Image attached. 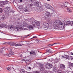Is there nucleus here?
Returning <instances> with one entry per match:
<instances>
[{
	"label": "nucleus",
	"instance_id": "f257e3e1",
	"mask_svg": "<svg viewBox=\"0 0 73 73\" xmlns=\"http://www.w3.org/2000/svg\"><path fill=\"white\" fill-rule=\"evenodd\" d=\"M53 26L56 29L62 28L64 27L65 24L58 20H56L54 23Z\"/></svg>",
	"mask_w": 73,
	"mask_h": 73
},
{
	"label": "nucleus",
	"instance_id": "f03ea898",
	"mask_svg": "<svg viewBox=\"0 0 73 73\" xmlns=\"http://www.w3.org/2000/svg\"><path fill=\"white\" fill-rule=\"evenodd\" d=\"M20 26H21V23L19 22L17 23V25L15 26V29H17V31H19L20 29H23V28L20 27Z\"/></svg>",
	"mask_w": 73,
	"mask_h": 73
},
{
	"label": "nucleus",
	"instance_id": "7ed1b4c3",
	"mask_svg": "<svg viewBox=\"0 0 73 73\" xmlns=\"http://www.w3.org/2000/svg\"><path fill=\"white\" fill-rule=\"evenodd\" d=\"M42 27L45 30H47L49 27V24L48 23H44Z\"/></svg>",
	"mask_w": 73,
	"mask_h": 73
},
{
	"label": "nucleus",
	"instance_id": "20e7f679",
	"mask_svg": "<svg viewBox=\"0 0 73 73\" xmlns=\"http://www.w3.org/2000/svg\"><path fill=\"white\" fill-rule=\"evenodd\" d=\"M72 23L69 21H68L66 22L65 25L66 26H69V25H71V26H73V21H72Z\"/></svg>",
	"mask_w": 73,
	"mask_h": 73
},
{
	"label": "nucleus",
	"instance_id": "39448f33",
	"mask_svg": "<svg viewBox=\"0 0 73 73\" xmlns=\"http://www.w3.org/2000/svg\"><path fill=\"white\" fill-rule=\"evenodd\" d=\"M46 15L44 16L45 17H51V15L50 14L49 12L48 11H46Z\"/></svg>",
	"mask_w": 73,
	"mask_h": 73
},
{
	"label": "nucleus",
	"instance_id": "423d86ee",
	"mask_svg": "<svg viewBox=\"0 0 73 73\" xmlns=\"http://www.w3.org/2000/svg\"><path fill=\"white\" fill-rule=\"evenodd\" d=\"M7 1H1L0 2V4H1L2 5H5L6 4H7Z\"/></svg>",
	"mask_w": 73,
	"mask_h": 73
},
{
	"label": "nucleus",
	"instance_id": "0eeeda50",
	"mask_svg": "<svg viewBox=\"0 0 73 73\" xmlns=\"http://www.w3.org/2000/svg\"><path fill=\"white\" fill-rule=\"evenodd\" d=\"M8 28L12 30V29H15V26L13 25H10L8 27Z\"/></svg>",
	"mask_w": 73,
	"mask_h": 73
},
{
	"label": "nucleus",
	"instance_id": "6e6552de",
	"mask_svg": "<svg viewBox=\"0 0 73 73\" xmlns=\"http://www.w3.org/2000/svg\"><path fill=\"white\" fill-rule=\"evenodd\" d=\"M46 67L47 68H48V69L51 68L52 67V65L51 64H47L46 65Z\"/></svg>",
	"mask_w": 73,
	"mask_h": 73
},
{
	"label": "nucleus",
	"instance_id": "1a4fd4ad",
	"mask_svg": "<svg viewBox=\"0 0 73 73\" xmlns=\"http://www.w3.org/2000/svg\"><path fill=\"white\" fill-rule=\"evenodd\" d=\"M39 4L41 5L40 3H39L38 2H36L34 3V5L35 6V7H40Z\"/></svg>",
	"mask_w": 73,
	"mask_h": 73
},
{
	"label": "nucleus",
	"instance_id": "9d476101",
	"mask_svg": "<svg viewBox=\"0 0 73 73\" xmlns=\"http://www.w3.org/2000/svg\"><path fill=\"white\" fill-rule=\"evenodd\" d=\"M66 56V58L67 59H69V60H73V57H72V56H69L67 55Z\"/></svg>",
	"mask_w": 73,
	"mask_h": 73
},
{
	"label": "nucleus",
	"instance_id": "9b49d317",
	"mask_svg": "<svg viewBox=\"0 0 73 73\" xmlns=\"http://www.w3.org/2000/svg\"><path fill=\"white\" fill-rule=\"evenodd\" d=\"M4 11L5 12H9V8L8 7H6L4 9Z\"/></svg>",
	"mask_w": 73,
	"mask_h": 73
},
{
	"label": "nucleus",
	"instance_id": "f8f14e48",
	"mask_svg": "<svg viewBox=\"0 0 73 73\" xmlns=\"http://www.w3.org/2000/svg\"><path fill=\"white\" fill-rule=\"evenodd\" d=\"M60 67L61 69H65V66L64 64H60Z\"/></svg>",
	"mask_w": 73,
	"mask_h": 73
},
{
	"label": "nucleus",
	"instance_id": "ddd939ff",
	"mask_svg": "<svg viewBox=\"0 0 73 73\" xmlns=\"http://www.w3.org/2000/svg\"><path fill=\"white\" fill-rule=\"evenodd\" d=\"M28 28L30 30H31V29H33V26L32 25H30L28 27Z\"/></svg>",
	"mask_w": 73,
	"mask_h": 73
},
{
	"label": "nucleus",
	"instance_id": "4468645a",
	"mask_svg": "<svg viewBox=\"0 0 73 73\" xmlns=\"http://www.w3.org/2000/svg\"><path fill=\"white\" fill-rule=\"evenodd\" d=\"M36 22H35V21H33L32 22V24L33 25V26H34V27H36Z\"/></svg>",
	"mask_w": 73,
	"mask_h": 73
},
{
	"label": "nucleus",
	"instance_id": "2eb2a0df",
	"mask_svg": "<svg viewBox=\"0 0 73 73\" xmlns=\"http://www.w3.org/2000/svg\"><path fill=\"white\" fill-rule=\"evenodd\" d=\"M13 55V54H12L11 53H10V52L9 54H5V56H8L9 57H11V56Z\"/></svg>",
	"mask_w": 73,
	"mask_h": 73
},
{
	"label": "nucleus",
	"instance_id": "dca6fc26",
	"mask_svg": "<svg viewBox=\"0 0 73 73\" xmlns=\"http://www.w3.org/2000/svg\"><path fill=\"white\" fill-rule=\"evenodd\" d=\"M10 45L11 46H15L16 43L13 42H11L10 43Z\"/></svg>",
	"mask_w": 73,
	"mask_h": 73
},
{
	"label": "nucleus",
	"instance_id": "f3484780",
	"mask_svg": "<svg viewBox=\"0 0 73 73\" xmlns=\"http://www.w3.org/2000/svg\"><path fill=\"white\" fill-rule=\"evenodd\" d=\"M23 25L25 27H28V24H27V23L26 22H25L24 23H23Z\"/></svg>",
	"mask_w": 73,
	"mask_h": 73
},
{
	"label": "nucleus",
	"instance_id": "a211bd4d",
	"mask_svg": "<svg viewBox=\"0 0 73 73\" xmlns=\"http://www.w3.org/2000/svg\"><path fill=\"white\" fill-rule=\"evenodd\" d=\"M35 25L36 26V25H37V26H40V22L38 21L36 22Z\"/></svg>",
	"mask_w": 73,
	"mask_h": 73
},
{
	"label": "nucleus",
	"instance_id": "6ab92c4d",
	"mask_svg": "<svg viewBox=\"0 0 73 73\" xmlns=\"http://www.w3.org/2000/svg\"><path fill=\"white\" fill-rule=\"evenodd\" d=\"M46 51L47 52H48V53H52V50H51L50 49L46 50Z\"/></svg>",
	"mask_w": 73,
	"mask_h": 73
},
{
	"label": "nucleus",
	"instance_id": "aec40b11",
	"mask_svg": "<svg viewBox=\"0 0 73 73\" xmlns=\"http://www.w3.org/2000/svg\"><path fill=\"white\" fill-rule=\"evenodd\" d=\"M52 6H51L50 5H48L47 6V8H48V9H52Z\"/></svg>",
	"mask_w": 73,
	"mask_h": 73
},
{
	"label": "nucleus",
	"instance_id": "412c9836",
	"mask_svg": "<svg viewBox=\"0 0 73 73\" xmlns=\"http://www.w3.org/2000/svg\"><path fill=\"white\" fill-rule=\"evenodd\" d=\"M10 53H11L12 54H14V52H13L11 49H10Z\"/></svg>",
	"mask_w": 73,
	"mask_h": 73
},
{
	"label": "nucleus",
	"instance_id": "4be33fe9",
	"mask_svg": "<svg viewBox=\"0 0 73 73\" xmlns=\"http://www.w3.org/2000/svg\"><path fill=\"white\" fill-rule=\"evenodd\" d=\"M67 10L68 11V12H69L70 13H71V12H72V10L70 9H67Z\"/></svg>",
	"mask_w": 73,
	"mask_h": 73
},
{
	"label": "nucleus",
	"instance_id": "5701e85b",
	"mask_svg": "<svg viewBox=\"0 0 73 73\" xmlns=\"http://www.w3.org/2000/svg\"><path fill=\"white\" fill-rule=\"evenodd\" d=\"M44 69V67H40V70L41 71H43Z\"/></svg>",
	"mask_w": 73,
	"mask_h": 73
},
{
	"label": "nucleus",
	"instance_id": "b1692460",
	"mask_svg": "<svg viewBox=\"0 0 73 73\" xmlns=\"http://www.w3.org/2000/svg\"><path fill=\"white\" fill-rule=\"evenodd\" d=\"M56 73H62V71L61 70H57L56 71Z\"/></svg>",
	"mask_w": 73,
	"mask_h": 73
},
{
	"label": "nucleus",
	"instance_id": "393cba45",
	"mask_svg": "<svg viewBox=\"0 0 73 73\" xmlns=\"http://www.w3.org/2000/svg\"><path fill=\"white\" fill-rule=\"evenodd\" d=\"M22 45L21 44H16L15 43V46H21Z\"/></svg>",
	"mask_w": 73,
	"mask_h": 73
},
{
	"label": "nucleus",
	"instance_id": "a878e982",
	"mask_svg": "<svg viewBox=\"0 0 73 73\" xmlns=\"http://www.w3.org/2000/svg\"><path fill=\"white\" fill-rule=\"evenodd\" d=\"M64 5L66 7H67V5H68V2H65V3H64Z\"/></svg>",
	"mask_w": 73,
	"mask_h": 73
},
{
	"label": "nucleus",
	"instance_id": "bb28decb",
	"mask_svg": "<svg viewBox=\"0 0 73 73\" xmlns=\"http://www.w3.org/2000/svg\"><path fill=\"white\" fill-rule=\"evenodd\" d=\"M30 54H35V52L34 51H32L30 52Z\"/></svg>",
	"mask_w": 73,
	"mask_h": 73
},
{
	"label": "nucleus",
	"instance_id": "cd10ccee",
	"mask_svg": "<svg viewBox=\"0 0 73 73\" xmlns=\"http://www.w3.org/2000/svg\"><path fill=\"white\" fill-rule=\"evenodd\" d=\"M1 19H2V20H4L5 19V16H3V17H2L1 18Z\"/></svg>",
	"mask_w": 73,
	"mask_h": 73
},
{
	"label": "nucleus",
	"instance_id": "c85d7f7f",
	"mask_svg": "<svg viewBox=\"0 0 73 73\" xmlns=\"http://www.w3.org/2000/svg\"><path fill=\"white\" fill-rule=\"evenodd\" d=\"M53 70L56 72L58 70L56 68H53Z\"/></svg>",
	"mask_w": 73,
	"mask_h": 73
},
{
	"label": "nucleus",
	"instance_id": "c756f323",
	"mask_svg": "<svg viewBox=\"0 0 73 73\" xmlns=\"http://www.w3.org/2000/svg\"><path fill=\"white\" fill-rule=\"evenodd\" d=\"M64 56H65V57H64V56H62V58H66V59H67V58H66V55H64Z\"/></svg>",
	"mask_w": 73,
	"mask_h": 73
},
{
	"label": "nucleus",
	"instance_id": "7c9ffc66",
	"mask_svg": "<svg viewBox=\"0 0 73 73\" xmlns=\"http://www.w3.org/2000/svg\"><path fill=\"white\" fill-rule=\"evenodd\" d=\"M3 24H0V27H1V28H3Z\"/></svg>",
	"mask_w": 73,
	"mask_h": 73
},
{
	"label": "nucleus",
	"instance_id": "2f4dec72",
	"mask_svg": "<svg viewBox=\"0 0 73 73\" xmlns=\"http://www.w3.org/2000/svg\"><path fill=\"white\" fill-rule=\"evenodd\" d=\"M0 12L1 13L3 12V9H2V8H0Z\"/></svg>",
	"mask_w": 73,
	"mask_h": 73
},
{
	"label": "nucleus",
	"instance_id": "473e14b6",
	"mask_svg": "<svg viewBox=\"0 0 73 73\" xmlns=\"http://www.w3.org/2000/svg\"><path fill=\"white\" fill-rule=\"evenodd\" d=\"M7 25L5 24H4L3 25V27H5V28H7Z\"/></svg>",
	"mask_w": 73,
	"mask_h": 73
},
{
	"label": "nucleus",
	"instance_id": "72a5a7b5",
	"mask_svg": "<svg viewBox=\"0 0 73 73\" xmlns=\"http://www.w3.org/2000/svg\"><path fill=\"white\" fill-rule=\"evenodd\" d=\"M2 49H3V50H6V49H7L6 48H5L3 47L1 48Z\"/></svg>",
	"mask_w": 73,
	"mask_h": 73
},
{
	"label": "nucleus",
	"instance_id": "f704fd0d",
	"mask_svg": "<svg viewBox=\"0 0 73 73\" xmlns=\"http://www.w3.org/2000/svg\"><path fill=\"white\" fill-rule=\"evenodd\" d=\"M48 46L49 47H51V46H53V45H52V44H50L48 45Z\"/></svg>",
	"mask_w": 73,
	"mask_h": 73
},
{
	"label": "nucleus",
	"instance_id": "c9c22d12",
	"mask_svg": "<svg viewBox=\"0 0 73 73\" xmlns=\"http://www.w3.org/2000/svg\"><path fill=\"white\" fill-rule=\"evenodd\" d=\"M61 44V43H60V42H57L56 43H54L53 44H52V45H53L55 44Z\"/></svg>",
	"mask_w": 73,
	"mask_h": 73
},
{
	"label": "nucleus",
	"instance_id": "e433bc0d",
	"mask_svg": "<svg viewBox=\"0 0 73 73\" xmlns=\"http://www.w3.org/2000/svg\"><path fill=\"white\" fill-rule=\"evenodd\" d=\"M29 6H30V7H32L33 6V4H29Z\"/></svg>",
	"mask_w": 73,
	"mask_h": 73
},
{
	"label": "nucleus",
	"instance_id": "4c0bfd02",
	"mask_svg": "<svg viewBox=\"0 0 73 73\" xmlns=\"http://www.w3.org/2000/svg\"><path fill=\"white\" fill-rule=\"evenodd\" d=\"M49 4H46L45 5V7H46V8H47L48 6V5Z\"/></svg>",
	"mask_w": 73,
	"mask_h": 73
},
{
	"label": "nucleus",
	"instance_id": "58836bf2",
	"mask_svg": "<svg viewBox=\"0 0 73 73\" xmlns=\"http://www.w3.org/2000/svg\"><path fill=\"white\" fill-rule=\"evenodd\" d=\"M24 11H25V12H27V11H28V10L26 9H24Z\"/></svg>",
	"mask_w": 73,
	"mask_h": 73
},
{
	"label": "nucleus",
	"instance_id": "ea45409f",
	"mask_svg": "<svg viewBox=\"0 0 73 73\" xmlns=\"http://www.w3.org/2000/svg\"><path fill=\"white\" fill-rule=\"evenodd\" d=\"M3 52V51L1 50H0V53H2Z\"/></svg>",
	"mask_w": 73,
	"mask_h": 73
},
{
	"label": "nucleus",
	"instance_id": "a19ab883",
	"mask_svg": "<svg viewBox=\"0 0 73 73\" xmlns=\"http://www.w3.org/2000/svg\"><path fill=\"white\" fill-rule=\"evenodd\" d=\"M7 69L8 70H11V69L10 68L8 67L7 68Z\"/></svg>",
	"mask_w": 73,
	"mask_h": 73
},
{
	"label": "nucleus",
	"instance_id": "79ce46f5",
	"mask_svg": "<svg viewBox=\"0 0 73 73\" xmlns=\"http://www.w3.org/2000/svg\"><path fill=\"white\" fill-rule=\"evenodd\" d=\"M39 72H40V71H35L36 73H39Z\"/></svg>",
	"mask_w": 73,
	"mask_h": 73
},
{
	"label": "nucleus",
	"instance_id": "37998d69",
	"mask_svg": "<svg viewBox=\"0 0 73 73\" xmlns=\"http://www.w3.org/2000/svg\"><path fill=\"white\" fill-rule=\"evenodd\" d=\"M27 68L29 69H30V70H31V67H28Z\"/></svg>",
	"mask_w": 73,
	"mask_h": 73
},
{
	"label": "nucleus",
	"instance_id": "c03bdc74",
	"mask_svg": "<svg viewBox=\"0 0 73 73\" xmlns=\"http://www.w3.org/2000/svg\"><path fill=\"white\" fill-rule=\"evenodd\" d=\"M61 7H62V8H64V6L63 5H61Z\"/></svg>",
	"mask_w": 73,
	"mask_h": 73
},
{
	"label": "nucleus",
	"instance_id": "a18cd8bd",
	"mask_svg": "<svg viewBox=\"0 0 73 73\" xmlns=\"http://www.w3.org/2000/svg\"><path fill=\"white\" fill-rule=\"evenodd\" d=\"M53 13H52V16H53V15H54V11H53Z\"/></svg>",
	"mask_w": 73,
	"mask_h": 73
},
{
	"label": "nucleus",
	"instance_id": "49530a36",
	"mask_svg": "<svg viewBox=\"0 0 73 73\" xmlns=\"http://www.w3.org/2000/svg\"><path fill=\"white\" fill-rule=\"evenodd\" d=\"M7 44V42H5V43H3V44H4V45H6V44Z\"/></svg>",
	"mask_w": 73,
	"mask_h": 73
},
{
	"label": "nucleus",
	"instance_id": "de8ad7c7",
	"mask_svg": "<svg viewBox=\"0 0 73 73\" xmlns=\"http://www.w3.org/2000/svg\"><path fill=\"white\" fill-rule=\"evenodd\" d=\"M36 38V36H34L32 38H31V39H33V38Z\"/></svg>",
	"mask_w": 73,
	"mask_h": 73
},
{
	"label": "nucleus",
	"instance_id": "09e8293b",
	"mask_svg": "<svg viewBox=\"0 0 73 73\" xmlns=\"http://www.w3.org/2000/svg\"><path fill=\"white\" fill-rule=\"evenodd\" d=\"M30 36V35H27L25 36V37H28V36Z\"/></svg>",
	"mask_w": 73,
	"mask_h": 73
},
{
	"label": "nucleus",
	"instance_id": "8fccbe9b",
	"mask_svg": "<svg viewBox=\"0 0 73 73\" xmlns=\"http://www.w3.org/2000/svg\"><path fill=\"white\" fill-rule=\"evenodd\" d=\"M30 1H35V0H30Z\"/></svg>",
	"mask_w": 73,
	"mask_h": 73
},
{
	"label": "nucleus",
	"instance_id": "3c124183",
	"mask_svg": "<svg viewBox=\"0 0 73 73\" xmlns=\"http://www.w3.org/2000/svg\"><path fill=\"white\" fill-rule=\"evenodd\" d=\"M70 36L71 37H72V36H73V35H72V34H71L70 35Z\"/></svg>",
	"mask_w": 73,
	"mask_h": 73
},
{
	"label": "nucleus",
	"instance_id": "603ef678",
	"mask_svg": "<svg viewBox=\"0 0 73 73\" xmlns=\"http://www.w3.org/2000/svg\"><path fill=\"white\" fill-rule=\"evenodd\" d=\"M70 54H72V55H73V53H72V52H71Z\"/></svg>",
	"mask_w": 73,
	"mask_h": 73
},
{
	"label": "nucleus",
	"instance_id": "864d4df0",
	"mask_svg": "<svg viewBox=\"0 0 73 73\" xmlns=\"http://www.w3.org/2000/svg\"><path fill=\"white\" fill-rule=\"evenodd\" d=\"M20 2H23V0H20Z\"/></svg>",
	"mask_w": 73,
	"mask_h": 73
},
{
	"label": "nucleus",
	"instance_id": "5fc2aeb1",
	"mask_svg": "<svg viewBox=\"0 0 73 73\" xmlns=\"http://www.w3.org/2000/svg\"><path fill=\"white\" fill-rule=\"evenodd\" d=\"M65 38L64 37H63V38H62V39H65Z\"/></svg>",
	"mask_w": 73,
	"mask_h": 73
},
{
	"label": "nucleus",
	"instance_id": "6e6d98bb",
	"mask_svg": "<svg viewBox=\"0 0 73 73\" xmlns=\"http://www.w3.org/2000/svg\"><path fill=\"white\" fill-rule=\"evenodd\" d=\"M25 61V60L23 59V61Z\"/></svg>",
	"mask_w": 73,
	"mask_h": 73
},
{
	"label": "nucleus",
	"instance_id": "4d7b16f0",
	"mask_svg": "<svg viewBox=\"0 0 73 73\" xmlns=\"http://www.w3.org/2000/svg\"><path fill=\"white\" fill-rule=\"evenodd\" d=\"M24 30H26V28H24Z\"/></svg>",
	"mask_w": 73,
	"mask_h": 73
},
{
	"label": "nucleus",
	"instance_id": "13d9d810",
	"mask_svg": "<svg viewBox=\"0 0 73 73\" xmlns=\"http://www.w3.org/2000/svg\"><path fill=\"white\" fill-rule=\"evenodd\" d=\"M48 1H50V0H47Z\"/></svg>",
	"mask_w": 73,
	"mask_h": 73
},
{
	"label": "nucleus",
	"instance_id": "bf43d9fd",
	"mask_svg": "<svg viewBox=\"0 0 73 73\" xmlns=\"http://www.w3.org/2000/svg\"><path fill=\"white\" fill-rule=\"evenodd\" d=\"M50 22L51 21H52V20L50 19Z\"/></svg>",
	"mask_w": 73,
	"mask_h": 73
},
{
	"label": "nucleus",
	"instance_id": "052dcab7",
	"mask_svg": "<svg viewBox=\"0 0 73 73\" xmlns=\"http://www.w3.org/2000/svg\"><path fill=\"white\" fill-rule=\"evenodd\" d=\"M35 40L36 41V40H36V39H35V40L34 39V40Z\"/></svg>",
	"mask_w": 73,
	"mask_h": 73
},
{
	"label": "nucleus",
	"instance_id": "680f3d73",
	"mask_svg": "<svg viewBox=\"0 0 73 73\" xmlns=\"http://www.w3.org/2000/svg\"><path fill=\"white\" fill-rule=\"evenodd\" d=\"M50 72H48L47 73H50Z\"/></svg>",
	"mask_w": 73,
	"mask_h": 73
},
{
	"label": "nucleus",
	"instance_id": "e2e57ef3",
	"mask_svg": "<svg viewBox=\"0 0 73 73\" xmlns=\"http://www.w3.org/2000/svg\"><path fill=\"white\" fill-rule=\"evenodd\" d=\"M7 50H8V49H7Z\"/></svg>",
	"mask_w": 73,
	"mask_h": 73
}]
</instances>
